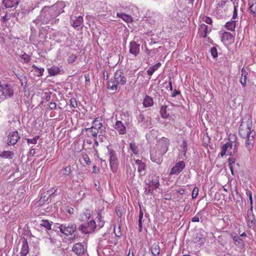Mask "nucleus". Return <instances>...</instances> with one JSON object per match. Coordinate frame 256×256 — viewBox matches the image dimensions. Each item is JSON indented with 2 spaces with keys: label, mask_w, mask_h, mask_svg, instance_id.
Returning a JSON list of instances; mask_svg holds the SVG:
<instances>
[{
  "label": "nucleus",
  "mask_w": 256,
  "mask_h": 256,
  "mask_svg": "<svg viewBox=\"0 0 256 256\" xmlns=\"http://www.w3.org/2000/svg\"><path fill=\"white\" fill-rule=\"evenodd\" d=\"M185 167V164L183 161H180L177 162L176 165L173 166L170 172V175L178 174L180 173Z\"/></svg>",
  "instance_id": "11"
},
{
  "label": "nucleus",
  "mask_w": 256,
  "mask_h": 256,
  "mask_svg": "<svg viewBox=\"0 0 256 256\" xmlns=\"http://www.w3.org/2000/svg\"><path fill=\"white\" fill-rule=\"evenodd\" d=\"M226 0H221L218 1V5L219 6H223L226 4Z\"/></svg>",
  "instance_id": "60"
},
{
  "label": "nucleus",
  "mask_w": 256,
  "mask_h": 256,
  "mask_svg": "<svg viewBox=\"0 0 256 256\" xmlns=\"http://www.w3.org/2000/svg\"><path fill=\"white\" fill-rule=\"evenodd\" d=\"M202 20L203 22H205L208 24H212V18L210 17L204 16L202 17Z\"/></svg>",
  "instance_id": "46"
},
{
  "label": "nucleus",
  "mask_w": 256,
  "mask_h": 256,
  "mask_svg": "<svg viewBox=\"0 0 256 256\" xmlns=\"http://www.w3.org/2000/svg\"><path fill=\"white\" fill-rule=\"evenodd\" d=\"M230 146V142H227L225 144H223L222 146V149L224 150H225V151H228V148H229V147Z\"/></svg>",
  "instance_id": "54"
},
{
  "label": "nucleus",
  "mask_w": 256,
  "mask_h": 256,
  "mask_svg": "<svg viewBox=\"0 0 256 256\" xmlns=\"http://www.w3.org/2000/svg\"><path fill=\"white\" fill-rule=\"evenodd\" d=\"M118 84L114 80H110L108 82V89L116 92L118 88Z\"/></svg>",
  "instance_id": "23"
},
{
  "label": "nucleus",
  "mask_w": 256,
  "mask_h": 256,
  "mask_svg": "<svg viewBox=\"0 0 256 256\" xmlns=\"http://www.w3.org/2000/svg\"><path fill=\"white\" fill-rule=\"evenodd\" d=\"M136 164L138 166V170L140 174L146 170V164L141 160H136Z\"/></svg>",
  "instance_id": "28"
},
{
  "label": "nucleus",
  "mask_w": 256,
  "mask_h": 256,
  "mask_svg": "<svg viewBox=\"0 0 256 256\" xmlns=\"http://www.w3.org/2000/svg\"><path fill=\"white\" fill-rule=\"evenodd\" d=\"M246 194L247 196H248L251 206H252V192L250 190H248L246 191Z\"/></svg>",
  "instance_id": "51"
},
{
  "label": "nucleus",
  "mask_w": 256,
  "mask_h": 256,
  "mask_svg": "<svg viewBox=\"0 0 256 256\" xmlns=\"http://www.w3.org/2000/svg\"><path fill=\"white\" fill-rule=\"evenodd\" d=\"M114 128L116 130L118 134L120 135H123L126 134V128L124 124L120 120H117L114 126Z\"/></svg>",
  "instance_id": "15"
},
{
  "label": "nucleus",
  "mask_w": 256,
  "mask_h": 256,
  "mask_svg": "<svg viewBox=\"0 0 256 256\" xmlns=\"http://www.w3.org/2000/svg\"><path fill=\"white\" fill-rule=\"evenodd\" d=\"M228 162L229 168L232 172V174H233L234 172H233V168H232V164L235 162V160L232 158H230L228 159Z\"/></svg>",
  "instance_id": "40"
},
{
  "label": "nucleus",
  "mask_w": 256,
  "mask_h": 256,
  "mask_svg": "<svg viewBox=\"0 0 256 256\" xmlns=\"http://www.w3.org/2000/svg\"><path fill=\"white\" fill-rule=\"evenodd\" d=\"M198 214L196 216H195L194 217H193L192 219V222H199V217L198 216Z\"/></svg>",
  "instance_id": "61"
},
{
  "label": "nucleus",
  "mask_w": 256,
  "mask_h": 256,
  "mask_svg": "<svg viewBox=\"0 0 256 256\" xmlns=\"http://www.w3.org/2000/svg\"><path fill=\"white\" fill-rule=\"evenodd\" d=\"M236 26V20H232L231 21L227 22L225 24L226 28L230 31H234Z\"/></svg>",
  "instance_id": "26"
},
{
  "label": "nucleus",
  "mask_w": 256,
  "mask_h": 256,
  "mask_svg": "<svg viewBox=\"0 0 256 256\" xmlns=\"http://www.w3.org/2000/svg\"><path fill=\"white\" fill-rule=\"evenodd\" d=\"M11 16L14 17L15 16V15L14 14H12L9 15H8L7 14H5L2 18V22H7L8 20H9L11 17Z\"/></svg>",
  "instance_id": "45"
},
{
  "label": "nucleus",
  "mask_w": 256,
  "mask_h": 256,
  "mask_svg": "<svg viewBox=\"0 0 256 256\" xmlns=\"http://www.w3.org/2000/svg\"><path fill=\"white\" fill-rule=\"evenodd\" d=\"M14 156V152L12 151H4L0 154V157L4 158L12 159Z\"/></svg>",
  "instance_id": "29"
},
{
  "label": "nucleus",
  "mask_w": 256,
  "mask_h": 256,
  "mask_svg": "<svg viewBox=\"0 0 256 256\" xmlns=\"http://www.w3.org/2000/svg\"><path fill=\"white\" fill-rule=\"evenodd\" d=\"M150 250L154 256H158L160 252V242H154L151 246Z\"/></svg>",
  "instance_id": "16"
},
{
  "label": "nucleus",
  "mask_w": 256,
  "mask_h": 256,
  "mask_svg": "<svg viewBox=\"0 0 256 256\" xmlns=\"http://www.w3.org/2000/svg\"><path fill=\"white\" fill-rule=\"evenodd\" d=\"M72 26L74 27H78L80 26L83 22V18L82 16H78V17L74 16L72 18Z\"/></svg>",
  "instance_id": "21"
},
{
  "label": "nucleus",
  "mask_w": 256,
  "mask_h": 256,
  "mask_svg": "<svg viewBox=\"0 0 256 256\" xmlns=\"http://www.w3.org/2000/svg\"><path fill=\"white\" fill-rule=\"evenodd\" d=\"M208 26L204 24L200 25L198 30V34L200 37L206 38L208 32Z\"/></svg>",
  "instance_id": "19"
},
{
  "label": "nucleus",
  "mask_w": 256,
  "mask_h": 256,
  "mask_svg": "<svg viewBox=\"0 0 256 256\" xmlns=\"http://www.w3.org/2000/svg\"><path fill=\"white\" fill-rule=\"evenodd\" d=\"M39 138V136H36L32 139L26 138V140L28 144H36L37 143L38 140Z\"/></svg>",
  "instance_id": "44"
},
{
  "label": "nucleus",
  "mask_w": 256,
  "mask_h": 256,
  "mask_svg": "<svg viewBox=\"0 0 256 256\" xmlns=\"http://www.w3.org/2000/svg\"><path fill=\"white\" fill-rule=\"evenodd\" d=\"M237 16H238V14H237L236 6L234 4V12H233L232 20H235L236 18H237Z\"/></svg>",
  "instance_id": "53"
},
{
  "label": "nucleus",
  "mask_w": 256,
  "mask_h": 256,
  "mask_svg": "<svg viewBox=\"0 0 256 256\" xmlns=\"http://www.w3.org/2000/svg\"><path fill=\"white\" fill-rule=\"evenodd\" d=\"M84 78L86 84L90 85V76L88 74H84Z\"/></svg>",
  "instance_id": "58"
},
{
  "label": "nucleus",
  "mask_w": 256,
  "mask_h": 256,
  "mask_svg": "<svg viewBox=\"0 0 256 256\" xmlns=\"http://www.w3.org/2000/svg\"><path fill=\"white\" fill-rule=\"evenodd\" d=\"M162 142L165 144V146L162 152H158L157 155L156 152L152 153L150 154V159L154 162L158 164H160L162 162V156L166 152L168 149V146L170 144V140L168 139L162 138Z\"/></svg>",
  "instance_id": "5"
},
{
  "label": "nucleus",
  "mask_w": 256,
  "mask_h": 256,
  "mask_svg": "<svg viewBox=\"0 0 256 256\" xmlns=\"http://www.w3.org/2000/svg\"><path fill=\"white\" fill-rule=\"evenodd\" d=\"M180 94V92L179 90H174V91L173 92V93L172 94V97H175L178 94Z\"/></svg>",
  "instance_id": "62"
},
{
  "label": "nucleus",
  "mask_w": 256,
  "mask_h": 256,
  "mask_svg": "<svg viewBox=\"0 0 256 256\" xmlns=\"http://www.w3.org/2000/svg\"><path fill=\"white\" fill-rule=\"evenodd\" d=\"M61 71L60 68L54 66L48 69V72L50 76H56Z\"/></svg>",
  "instance_id": "27"
},
{
  "label": "nucleus",
  "mask_w": 256,
  "mask_h": 256,
  "mask_svg": "<svg viewBox=\"0 0 256 256\" xmlns=\"http://www.w3.org/2000/svg\"><path fill=\"white\" fill-rule=\"evenodd\" d=\"M114 80L118 84L121 85H124L126 82V78L124 76L122 70H117L114 74Z\"/></svg>",
  "instance_id": "9"
},
{
  "label": "nucleus",
  "mask_w": 256,
  "mask_h": 256,
  "mask_svg": "<svg viewBox=\"0 0 256 256\" xmlns=\"http://www.w3.org/2000/svg\"><path fill=\"white\" fill-rule=\"evenodd\" d=\"M238 134L240 138L246 139L245 146L250 151L255 143L256 132L252 129V120L248 115L244 116L239 126Z\"/></svg>",
  "instance_id": "1"
},
{
  "label": "nucleus",
  "mask_w": 256,
  "mask_h": 256,
  "mask_svg": "<svg viewBox=\"0 0 256 256\" xmlns=\"http://www.w3.org/2000/svg\"><path fill=\"white\" fill-rule=\"evenodd\" d=\"M144 221V218L143 212L142 210H140V211L139 214V219H138V227H139V232H142V222Z\"/></svg>",
  "instance_id": "33"
},
{
  "label": "nucleus",
  "mask_w": 256,
  "mask_h": 256,
  "mask_svg": "<svg viewBox=\"0 0 256 256\" xmlns=\"http://www.w3.org/2000/svg\"><path fill=\"white\" fill-rule=\"evenodd\" d=\"M234 244L239 248H242L244 245V240L237 236L232 235Z\"/></svg>",
  "instance_id": "22"
},
{
  "label": "nucleus",
  "mask_w": 256,
  "mask_h": 256,
  "mask_svg": "<svg viewBox=\"0 0 256 256\" xmlns=\"http://www.w3.org/2000/svg\"><path fill=\"white\" fill-rule=\"evenodd\" d=\"M71 172V168L70 166H68L64 168H62L60 172V174L62 176H68Z\"/></svg>",
  "instance_id": "34"
},
{
  "label": "nucleus",
  "mask_w": 256,
  "mask_h": 256,
  "mask_svg": "<svg viewBox=\"0 0 256 256\" xmlns=\"http://www.w3.org/2000/svg\"><path fill=\"white\" fill-rule=\"evenodd\" d=\"M109 152L110 164L112 171L116 170L118 166V160L116 156V153L112 149L108 150Z\"/></svg>",
  "instance_id": "8"
},
{
  "label": "nucleus",
  "mask_w": 256,
  "mask_h": 256,
  "mask_svg": "<svg viewBox=\"0 0 256 256\" xmlns=\"http://www.w3.org/2000/svg\"><path fill=\"white\" fill-rule=\"evenodd\" d=\"M84 160L85 162L87 164H90V163H91V161H90V158H89V157L86 155L84 158Z\"/></svg>",
  "instance_id": "59"
},
{
  "label": "nucleus",
  "mask_w": 256,
  "mask_h": 256,
  "mask_svg": "<svg viewBox=\"0 0 256 256\" xmlns=\"http://www.w3.org/2000/svg\"><path fill=\"white\" fill-rule=\"evenodd\" d=\"M96 226V222L94 220H90L87 224L80 225L78 230L82 233L88 234L93 232Z\"/></svg>",
  "instance_id": "7"
},
{
  "label": "nucleus",
  "mask_w": 256,
  "mask_h": 256,
  "mask_svg": "<svg viewBox=\"0 0 256 256\" xmlns=\"http://www.w3.org/2000/svg\"><path fill=\"white\" fill-rule=\"evenodd\" d=\"M86 131L90 130V132L92 134V135L94 138H96L98 134H100V132L98 131V130L94 129V128H92V126L90 128H86Z\"/></svg>",
  "instance_id": "38"
},
{
  "label": "nucleus",
  "mask_w": 256,
  "mask_h": 256,
  "mask_svg": "<svg viewBox=\"0 0 256 256\" xmlns=\"http://www.w3.org/2000/svg\"><path fill=\"white\" fill-rule=\"evenodd\" d=\"M248 72L242 68V76L240 78V82L243 87H245L246 84V80L248 78Z\"/></svg>",
  "instance_id": "20"
},
{
  "label": "nucleus",
  "mask_w": 256,
  "mask_h": 256,
  "mask_svg": "<svg viewBox=\"0 0 256 256\" xmlns=\"http://www.w3.org/2000/svg\"><path fill=\"white\" fill-rule=\"evenodd\" d=\"M169 79H170V81L168 82V86H166V88L168 89V88H169L170 90L172 91V82L170 80V78H169Z\"/></svg>",
  "instance_id": "63"
},
{
  "label": "nucleus",
  "mask_w": 256,
  "mask_h": 256,
  "mask_svg": "<svg viewBox=\"0 0 256 256\" xmlns=\"http://www.w3.org/2000/svg\"><path fill=\"white\" fill-rule=\"evenodd\" d=\"M130 148L133 154H137L138 152V148L134 142H131L130 144Z\"/></svg>",
  "instance_id": "37"
},
{
  "label": "nucleus",
  "mask_w": 256,
  "mask_h": 256,
  "mask_svg": "<svg viewBox=\"0 0 256 256\" xmlns=\"http://www.w3.org/2000/svg\"><path fill=\"white\" fill-rule=\"evenodd\" d=\"M14 90L12 85L2 84L0 80V103L4 100L14 96Z\"/></svg>",
  "instance_id": "3"
},
{
  "label": "nucleus",
  "mask_w": 256,
  "mask_h": 256,
  "mask_svg": "<svg viewBox=\"0 0 256 256\" xmlns=\"http://www.w3.org/2000/svg\"><path fill=\"white\" fill-rule=\"evenodd\" d=\"M72 251L78 256H85V248L80 243L75 244L72 247Z\"/></svg>",
  "instance_id": "13"
},
{
  "label": "nucleus",
  "mask_w": 256,
  "mask_h": 256,
  "mask_svg": "<svg viewBox=\"0 0 256 256\" xmlns=\"http://www.w3.org/2000/svg\"><path fill=\"white\" fill-rule=\"evenodd\" d=\"M232 34L231 33L228 32H225L222 34V36L221 38L222 41H228L232 40Z\"/></svg>",
  "instance_id": "32"
},
{
  "label": "nucleus",
  "mask_w": 256,
  "mask_h": 256,
  "mask_svg": "<svg viewBox=\"0 0 256 256\" xmlns=\"http://www.w3.org/2000/svg\"><path fill=\"white\" fill-rule=\"evenodd\" d=\"M52 222H50L48 220H42L40 224V226L46 228V230H50L52 229Z\"/></svg>",
  "instance_id": "30"
},
{
  "label": "nucleus",
  "mask_w": 256,
  "mask_h": 256,
  "mask_svg": "<svg viewBox=\"0 0 256 256\" xmlns=\"http://www.w3.org/2000/svg\"><path fill=\"white\" fill-rule=\"evenodd\" d=\"M250 10L256 16V2L250 6Z\"/></svg>",
  "instance_id": "47"
},
{
  "label": "nucleus",
  "mask_w": 256,
  "mask_h": 256,
  "mask_svg": "<svg viewBox=\"0 0 256 256\" xmlns=\"http://www.w3.org/2000/svg\"><path fill=\"white\" fill-rule=\"evenodd\" d=\"M154 104L153 99L152 97L146 96L143 101V104L144 107L148 108Z\"/></svg>",
  "instance_id": "24"
},
{
  "label": "nucleus",
  "mask_w": 256,
  "mask_h": 256,
  "mask_svg": "<svg viewBox=\"0 0 256 256\" xmlns=\"http://www.w3.org/2000/svg\"><path fill=\"white\" fill-rule=\"evenodd\" d=\"M130 52L136 56L140 52V44L135 41H132L130 43Z\"/></svg>",
  "instance_id": "14"
},
{
  "label": "nucleus",
  "mask_w": 256,
  "mask_h": 256,
  "mask_svg": "<svg viewBox=\"0 0 256 256\" xmlns=\"http://www.w3.org/2000/svg\"><path fill=\"white\" fill-rule=\"evenodd\" d=\"M20 0H2V4L6 8H11L16 6Z\"/></svg>",
  "instance_id": "17"
},
{
  "label": "nucleus",
  "mask_w": 256,
  "mask_h": 256,
  "mask_svg": "<svg viewBox=\"0 0 256 256\" xmlns=\"http://www.w3.org/2000/svg\"><path fill=\"white\" fill-rule=\"evenodd\" d=\"M52 92H46V96L44 98V99L46 100V102H49L51 98V94Z\"/></svg>",
  "instance_id": "55"
},
{
  "label": "nucleus",
  "mask_w": 256,
  "mask_h": 256,
  "mask_svg": "<svg viewBox=\"0 0 256 256\" xmlns=\"http://www.w3.org/2000/svg\"><path fill=\"white\" fill-rule=\"evenodd\" d=\"M21 58L24 60V62H28L31 60V58L26 53H24L21 56Z\"/></svg>",
  "instance_id": "41"
},
{
  "label": "nucleus",
  "mask_w": 256,
  "mask_h": 256,
  "mask_svg": "<svg viewBox=\"0 0 256 256\" xmlns=\"http://www.w3.org/2000/svg\"><path fill=\"white\" fill-rule=\"evenodd\" d=\"M70 106L73 108L77 107L78 104L76 100L74 98H72L70 100Z\"/></svg>",
  "instance_id": "49"
},
{
  "label": "nucleus",
  "mask_w": 256,
  "mask_h": 256,
  "mask_svg": "<svg viewBox=\"0 0 256 256\" xmlns=\"http://www.w3.org/2000/svg\"><path fill=\"white\" fill-rule=\"evenodd\" d=\"M20 138V136L17 131L10 132L8 136V144L14 146Z\"/></svg>",
  "instance_id": "10"
},
{
  "label": "nucleus",
  "mask_w": 256,
  "mask_h": 256,
  "mask_svg": "<svg viewBox=\"0 0 256 256\" xmlns=\"http://www.w3.org/2000/svg\"><path fill=\"white\" fill-rule=\"evenodd\" d=\"M161 115L162 118H166L167 116L166 114V108L162 106L160 110Z\"/></svg>",
  "instance_id": "52"
},
{
  "label": "nucleus",
  "mask_w": 256,
  "mask_h": 256,
  "mask_svg": "<svg viewBox=\"0 0 256 256\" xmlns=\"http://www.w3.org/2000/svg\"><path fill=\"white\" fill-rule=\"evenodd\" d=\"M58 14L56 6L54 5L44 6L40 12L38 17L33 20V23L38 27L43 24H48L50 21L54 18Z\"/></svg>",
  "instance_id": "2"
},
{
  "label": "nucleus",
  "mask_w": 256,
  "mask_h": 256,
  "mask_svg": "<svg viewBox=\"0 0 256 256\" xmlns=\"http://www.w3.org/2000/svg\"><path fill=\"white\" fill-rule=\"evenodd\" d=\"M160 66V62H158L154 65L150 67L147 70L148 74L149 76H152L154 72H156L157 70H158V68Z\"/></svg>",
  "instance_id": "25"
},
{
  "label": "nucleus",
  "mask_w": 256,
  "mask_h": 256,
  "mask_svg": "<svg viewBox=\"0 0 256 256\" xmlns=\"http://www.w3.org/2000/svg\"><path fill=\"white\" fill-rule=\"evenodd\" d=\"M159 176H152L148 182L146 183L144 189L146 195L152 194L153 191L158 188L160 186Z\"/></svg>",
  "instance_id": "4"
},
{
  "label": "nucleus",
  "mask_w": 256,
  "mask_h": 256,
  "mask_svg": "<svg viewBox=\"0 0 256 256\" xmlns=\"http://www.w3.org/2000/svg\"><path fill=\"white\" fill-rule=\"evenodd\" d=\"M99 169L96 166H94L92 168V172L94 173V174H97L98 172H99Z\"/></svg>",
  "instance_id": "64"
},
{
  "label": "nucleus",
  "mask_w": 256,
  "mask_h": 256,
  "mask_svg": "<svg viewBox=\"0 0 256 256\" xmlns=\"http://www.w3.org/2000/svg\"><path fill=\"white\" fill-rule=\"evenodd\" d=\"M198 188L197 186H195L194 188L193 189L192 192V198H196V196L198 195Z\"/></svg>",
  "instance_id": "48"
},
{
  "label": "nucleus",
  "mask_w": 256,
  "mask_h": 256,
  "mask_svg": "<svg viewBox=\"0 0 256 256\" xmlns=\"http://www.w3.org/2000/svg\"><path fill=\"white\" fill-rule=\"evenodd\" d=\"M76 228V225L73 223L62 224L59 226L60 231L66 236L72 234Z\"/></svg>",
  "instance_id": "6"
},
{
  "label": "nucleus",
  "mask_w": 256,
  "mask_h": 256,
  "mask_svg": "<svg viewBox=\"0 0 256 256\" xmlns=\"http://www.w3.org/2000/svg\"><path fill=\"white\" fill-rule=\"evenodd\" d=\"M56 104L54 102H50L49 104V108L50 110L56 109Z\"/></svg>",
  "instance_id": "57"
},
{
  "label": "nucleus",
  "mask_w": 256,
  "mask_h": 256,
  "mask_svg": "<svg viewBox=\"0 0 256 256\" xmlns=\"http://www.w3.org/2000/svg\"><path fill=\"white\" fill-rule=\"evenodd\" d=\"M18 78L20 82L21 86L24 88H26L27 86V77L26 76L22 75Z\"/></svg>",
  "instance_id": "36"
},
{
  "label": "nucleus",
  "mask_w": 256,
  "mask_h": 256,
  "mask_svg": "<svg viewBox=\"0 0 256 256\" xmlns=\"http://www.w3.org/2000/svg\"><path fill=\"white\" fill-rule=\"evenodd\" d=\"M187 146L188 144L186 142V140H184L182 146V147L183 152H184V153H186L187 150Z\"/></svg>",
  "instance_id": "56"
},
{
  "label": "nucleus",
  "mask_w": 256,
  "mask_h": 256,
  "mask_svg": "<svg viewBox=\"0 0 256 256\" xmlns=\"http://www.w3.org/2000/svg\"><path fill=\"white\" fill-rule=\"evenodd\" d=\"M92 128L98 130V131L100 132V134H102L104 132V128H102V124L98 122L96 119H95L92 122Z\"/></svg>",
  "instance_id": "18"
},
{
  "label": "nucleus",
  "mask_w": 256,
  "mask_h": 256,
  "mask_svg": "<svg viewBox=\"0 0 256 256\" xmlns=\"http://www.w3.org/2000/svg\"><path fill=\"white\" fill-rule=\"evenodd\" d=\"M77 59V56L75 54H71L70 55L68 58V62L69 64H72Z\"/></svg>",
  "instance_id": "43"
},
{
  "label": "nucleus",
  "mask_w": 256,
  "mask_h": 256,
  "mask_svg": "<svg viewBox=\"0 0 256 256\" xmlns=\"http://www.w3.org/2000/svg\"><path fill=\"white\" fill-rule=\"evenodd\" d=\"M248 225L250 228H252L256 224V220L252 212V206H250V210L247 212Z\"/></svg>",
  "instance_id": "12"
},
{
  "label": "nucleus",
  "mask_w": 256,
  "mask_h": 256,
  "mask_svg": "<svg viewBox=\"0 0 256 256\" xmlns=\"http://www.w3.org/2000/svg\"><path fill=\"white\" fill-rule=\"evenodd\" d=\"M117 16L118 17L121 18L122 20L125 21H128L130 17L128 16L124 13H117Z\"/></svg>",
  "instance_id": "42"
},
{
  "label": "nucleus",
  "mask_w": 256,
  "mask_h": 256,
  "mask_svg": "<svg viewBox=\"0 0 256 256\" xmlns=\"http://www.w3.org/2000/svg\"><path fill=\"white\" fill-rule=\"evenodd\" d=\"M32 68L34 69V72H36V74L38 76H42L43 73L44 72V68H38L35 65L32 66Z\"/></svg>",
  "instance_id": "35"
},
{
  "label": "nucleus",
  "mask_w": 256,
  "mask_h": 256,
  "mask_svg": "<svg viewBox=\"0 0 256 256\" xmlns=\"http://www.w3.org/2000/svg\"><path fill=\"white\" fill-rule=\"evenodd\" d=\"M28 245L26 241L23 242L21 248V254L22 256H26L28 252Z\"/></svg>",
  "instance_id": "31"
},
{
  "label": "nucleus",
  "mask_w": 256,
  "mask_h": 256,
  "mask_svg": "<svg viewBox=\"0 0 256 256\" xmlns=\"http://www.w3.org/2000/svg\"><path fill=\"white\" fill-rule=\"evenodd\" d=\"M230 146L229 147L228 150V153L230 155H232L235 152L236 144H233L232 142H230Z\"/></svg>",
  "instance_id": "39"
},
{
  "label": "nucleus",
  "mask_w": 256,
  "mask_h": 256,
  "mask_svg": "<svg viewBox=\"0 0 256 256\" xmlns=\"http://www.w3.org/2000/svg\"><path fill=\"white\" fill-rule=\"evenodd\" d=\"M210 52L213 58H216L218 56V52L216 48L212 47L210 50Z\"/></svg>",
  "instance_id": "50"
}]
</instances>
